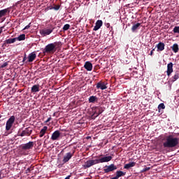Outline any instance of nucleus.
Instances as JSON below:
<instances>
[{
    "instance_id": "obj_1",
    "label": "nucleus",
    "mask_w": 179,
    "mask_h": 179,
    "mask_svg": "<svg viewBox=\"0 0 179 179\" xmlns=\"http://www.w3.org/2000/svg\"><path fill=\"white\" fill-rule=\"evenodd\" d=\"M113 160V157H103L96 159H90L85 162L83 165L84 169H89L92 167V166H94V164H99V163H108V162H111Z\"/></svg>"
},
{
    "instance_id": "obj_2",
    "label": "nucleus",
    "mask_w": 179,
    "mask_h": 179,
    "mask_svg": "<svg viewBox=\"0 0 179 179\" xmlns=\"http://www.w3.org/2000/svg\"><path fill=\"white\" fill-rule=\"evenodd\" d=\"M179 143V138L174 137L173 135H169L166 137V141L163 143V146L165 148L170 149L171 148H176Z\"/></svg>"
},
{
    "instance_id": "obj_3",
    "label": "nucleus",
    "mask_w": 179,
    "mask_h": 179,
    "mask_svg": "<svg viewBox=\"0 0 179 179\" xmlns=\"http://www.w3.org/2000/svg\"><path fill=\"white\" fill-rule=\"evenodd\" d=\"M15 115H12L6 123V131H10V128L13 127V124L15 123Z\"/></svg>"
},
{
    "instance_id": "obj_4",
    "label": "nucleus",
    "mask_w": 179,
    "mask_h": 179,
    "mask_svg": "<svg viewBox=\"0 0 179 179\" xmlns=\"http://www.w3.org/2000/svg\"><path fill=\"white\" fill-rule=\"evenodd\" d=\"M18 134V136H30V135L33 134V129H31V127H29L22 130L21 133L19 131Z\"/></svg>"
},
{
    "instance_id": "obj_5",
    "label": "nucleus",
    "mask_w": 179,
    "mask_h": 179,
    "mask_svg": "<svg viewBox=\"0 0 179 179\" xmlns=\"http://www.w3.org/2000/svg\"><path fill=\"white\" fill-rule=\"evenodd\" d=\"M73 155H75V150H73L72 151L66 153V155L63 157V163H68V162H69L72 159V157H73Z\"/></svg>"
},
{
    "instance_id": "obj_6",
    "label": "nucleus",
    "mask_w": 179,
    "mask_h": 179,
    "mask_svg": "<svg viewBox=\"0 0 179 179\" xmlns=\"http://www.w3.org/2000/svg\"><path fill=\"white\" fill-rule=\"evenodd\" d=\"M34 147V143L33 141H29V143H27L25 144H22L20 145V149L22 150H30V149H33Z\"/></svg>"
},
{
    "instance_id": "obj_7",
    "label": "nucleus",
    "mask_w": 179,
    "mask_h": 179,
    "mask_svg": "<svg viewBox=\"0 0 179 179\" xmlns=\"http://www.w3.org/2000/svg\"><path fill=\"white\" fill-rule=\"evenodd\" d=\"M55 51V46L53 45V43H49L48 44L44 49L43 54H50V52H54Z\"/></svg>"
},
{
    "instance_id": "obj_8",
    "label": "nucleus",
    "mask_w": 179,
    "mask_h": 179,
    "mask_svg": "<svg viewBox=\"0 0 179 179\" xmlns=\"http://www.w3.org/2000/svg\"><path fill=\"white\" fill-rule=\"evenodd\" d=\"M117 170V166H115L114 164H111L110 165H106L103 169V171L105 173H108L111 171H114Z\"/></svg>"
},
{
    "instance_id": "obj_9",
    "label": "nucleus",
    "mask_w": 179,
    "mask_h": 179,
    "mask_svg": "<svg viewBox=\"0 0 179 179\" xmlns=\"http://www.w3.org/2000/svg\"><path fill=\"white\" fill-rule=\"evenodd\" d=\"M54 29L55 28L41 29L39 33L43 37H45V36H50V34L54 31Z\"/></svg>"
},
{
    "instance_id": "obj_10",
    "label": "nucleus",
    "mask_w": 179,
    "mask_h": 179,
    "mask_svg": "<svg viewBox=\"0 0 179 179\" xmlns=\"http://www.w3.org/2000/svg\"><path fill=\"white\" fill-rule=\"evenodd\" d=\"M173 62H170L167 64L166 75L169 78L171 76V73L173 72Z\"/></svg>"
},
{
    "instance_id": "obj_11",
    "label": "nucleus",
    "mask_w": 179,
    "mask_h": 179,
    "mask_svg": "<svg viewBox=\"0 0 179 179\" xmlns=\"http://www.w3.org/2000/svg\"><path fill=\"white\" fill-rule=\"evenodd\" d=\"M179 79V71L175 72L173 76L171 77L169 80V83H174V82H176V80H178Z\"/></svg>"
},
{
    "instance_id": "obj_12",
    "label": "nucleus",
    "mask_w": 179,
    "mask_h": 179,
    "mask_svg": "<svg viewBox=\"0 0 179 179\" xmlns=\"http://www.w3.org/2000/svg\"><path fill=\"white\" fill-rule=\"evenodd\" d=\"M61 136V132L59 130H56L51 136L52 141H59V137Z\"/></svg>"
},
{
    "instance_id": "obj_13",
    "label": "nucleus",
    "mask_w": 179,
    "mask_h": 179,
    "mask_svg": "<svg viewBox=\"0 0 179 179\" xmlns=\"http://www.w3.org/2000/svg\"><path fill=\"white\" fill-rule=\"evenodd\" d=\"M96 89L104 90L107 89V83L101 81L96 84Z\"/></svg>"
},
{
    "instance_id": "obj_14",
    "label": "nucleus",
    "mask_w": 179,
    "mask_h": 179,
    "mask_svg": "<svg viewBox=\"0 0 179 179\" xmlns=\"http://www.w3.org/2000/svg\"><path fill=\"white\" fill-rule=\"evenodd\" d=\"M101 26H103V21L101 20H97L93 29L94 31H97V30H99L101 27Z\"/></svg>"
},
{
    "instance_id": "obj_15",
    "label": "nucleus",
    "mask_w": 179,
    "mask_h": 179,
    "mask_svg": "<svg viewBox=\"0 0 179 179\" xmlns=\"http://www.w3.org/2000/svg\"><path fill=\"white\" fill-rule=\"evenodd\" d=\"M125 174H127V173L123 172L122 171H117L115 173V176L110 178V179H118V178H120V177H124V176H125Z\"/></svg>"
},
{
    "instance_id": "obj_16",
    "label": "nucleus",
    "mask_w": 179,
    "mask_h": 179,
    "mask_svg": "<svg viewBox=\"0 0 179 179\" xmlns=\"http://www.w3.org/2000/svg\"><path fill=\"white\" fill-rule=\"evenodd\" d=\"M85 69L87 71H92L93 69V64L90 62H86L84 65Z\"/></svg>"
},
{
    "instance_id": "obj_17",
    "label": "nucleus",
    "mask_w": 179,
    "mask_h": 179,
    "mask_svg": "<svg viewBox=\"0 0 179 179\" xmlns=\"http://www.w3.org/2000/svg\"><path fill=\"white\" fill-rule=\"evenodd\" d=\"M36 57L37 55H36V52H31L28 56V62H33V61L36 59Z\"/></svg>"
},
{
    "instance_id": "obj_18",
    "label": "nucleus",
    "mask_w": 179,
    "mask_h": 179,
    "mask_svg": "<svg viewBox=\"0 0 179 179\" xmlns=\"http://www.w3.org/2000/svg\"><path fill=\"white\" fill-rule=\"evenodd\" d=\"M157 50V51L159 52V51H164V47H166V45H164V43L163 42H159L157 45H156Z\"/></svg>"
},
{
    "instance_id": "obj_19",
    "label": "nucleus",
    "mask_w": 179,
    "mask_h": 179,
    "mask_svg": "<svg viewBox=\"0 0 179 179\" xmlns=\"http://www.w3.org/2000/svg\"><path fill=\"white\" fill-rule=\"evenodd\" d=\"M140 27H141V23L137 22L136 24H134V25L131 27V31L133 33H135L136 30H139Z\"/></svg>"
},
{
    "instance_id": "obj_20",
    "label": "nucleus",
    "mask_w": 179,
    "mask_h": 179,
    "mask_svg": "<svg viewBox=\"0 0 179 179\" xmlns=\"http://www.w3.org/2000/svg\"><path fill=\"white\" fill-rule=\"evenodd\" d=\"M15 41L16 38L6 39V41H4L3 45H6V44H13V43H15Z\"/></svg>"
},
{
    "instance_id": "obj_21",
    "label": "nucleus",
    "mask_w": 179,
    "mask_h": 179,
    "mask_svg": "<svg viewBox=\"0 0 179 179\" xmlns=\"http://www.w3.org/2000/svg\"><path fill=\"white\" fill-rule=\"evenodd\" d=\"M135 166H136V162H130L129 164H126L124 166V169H126L127 170H129V169H131V167H135Z\"/></svg>"
},
{
    "instance_id": "obj_22",
    "label": "nucleus",
    "mask_w": 179,
    "mask_h": 179,
    "mask_svg": "<svg viewBox=\"0 0 179 179\" xmlns=\"http://www.w3.org/2000/svg\"><path fill=\"white\" fill-rule=\"evenodd\" d=\"M47 129H48V127H47V126L43 127V128L41 130L39 133L40 138H43V136L45 135V132H47Z\"/></svg>"
},
{
    "instance_id": "obj_23",
    "label": "nucleus",
    "mask_w": 179,
    "mask_h": 179,
    "mask_svg": "<svg viewBox=\"0 0 179 179\" xmlns=\"http://www.w3.org/2000/svg\"><path fill=\"white\" fill-rule=\"evenodd\" d=\"M15 39L16 41H23V40H26V35L24 34H22L18 37H16Z\"/></svg>"
},
{
    "instance_id": "obj_24",
    "label": "nucleus",
    "mask_w": 179,
    "mask_h": 179,
    "mask_svg": "<svg viewBox=\"0 0 179 179\" xmlns=\"http://www.w3.org/2000/svg\"><path fill=\"white\" fill-rule=\"evenodd\" d=\"M172 51H173V52H175L176 54H177V52L179 51V48H178V44L177 43H174L172 46Z\"/></svg>"
},
{
    "instance_id": "obj_25",
    "label": "nucleus",
    "mask_w": 179,
    "mask_h": 179,
    "mask_svg": "<svg viewBox=\"0 0 179 179\" xmlns=\"http://www.w3.org/2000/svg\"><path fill=\"white\" fill-rule=\"evenodd\" d=\"M101 110H100V109L97 108L96 110V111L94 112V113L92 115V117H94V118H96L97 117H99L100 115V114H101Z\"/></svg>"
},
{
    "instance_id": "obj_26",
    "label": "nucleus",
    "mask_w": 179,
    "mask_h": 179,
    "mask_svg": "<svg viewBox=\"0 0 179 179\" xmlns=\"http://www.w3.org/2000/svg\"><path fill=\"white\" fill-rule=\"evenodd\" d=\"M8 13V9H3L0 10V19L1 17H3V16H5Z\"/></svg>"
},
{
    "instance_id": "obj_27",
    "label": "nucleus",
    "mask_w": 179,
    "mask_h": 179,
    "mask_svg": "<svg viewBox=\"0 0 179 179\" xmlns=\"http://www.w3.org/2000/svg\"><path fill=\"white\" fill-rule=\"evenodd\" d=\"M95 101H97V98L94 96H91L89 98V103H94Z\"/></svg>"
},
{
    "instance_id": "obj_28",
    "label": "nucleus",
    "mask_w": 179,
    "mask_h": 179,
    "mask_svg": "<svg viewBox=\"0 0 179 179\" xmlns=\"http://www.w3.org/2000/svg\"><path fill=\"white\" fill-rule=\"evenodd\" d=\"M164 108H166V106L164 105V103H162L158 106V110L160 112V110H164Z\"/></svg>"
},
{
    "instance_id": "obj_29",
    "label": "nucleus",
    "mask_w": 179,
    "mask_h": 179,
    "mask_svg": "<svg viewBox=\"0 0 179 179\" xmlns=\"http://www.w3.org/2000/svg\"><path fill=\"white\" fill-rule=\"evenodd\" d=\"M69 27H71V25H69V24H64V26L63 27L64 31H66V30H69Z\"/></svg>"
},
{
    "instance_id": "obj_30",
    "label": "nucleus",
    "mask_w": 179,
    "mask_h": 179,
    "mask_svg": "<svg viewBox=\"0 0 179 179\" xmlns=\"http://www.w3.org/2000/svg\"><path fill=\"white\" fill-rule=\"evenodd\" d=\"M39 89H40V85H33L31 87V90H39Z\"/></svg>"
},
{
    "instance_id": "obj_31",
    "label": "nucleus",
    "mask_w": 179,
    "mask_h": 179,
    "mask_svg": "<svg viewBox=\"0 0 179 179\" xmlns=\"http://www.w3.org/2000/svg\"><path fill=\"white\" fill-rule=\"evenodd\" d=\"M55 46V50H57V47H60L61 42H55L52 43Z\"/></svg>"
},
{
    "instance_id": "obj_32",
    "label": "nucleus",
    "mask_w": 179,
    "mask_h": 179,
    "mask_svg": "<svg viewBox=\"0 0 179 179\" xmlns=\"http://www.w3.org/2000/svg\"><path fill=\"white\" fill-rule=\"evenodd\" d=\"M173 33H178L179 34V27H175L173 29Z\"/></svg>"
},
{
    "instance_id": "obj_33",
    "label": "nucleus",
    "mask_w": 179,
    "mask_h": 179,
    "mask_svg": "<svg viewBox=\"0 0 179 179\" xmlns=\"http://www.w3.org/2000/svg\"><path fill=\"white\" fill-rule=\"evenodd\" d=\"M149 170H150V167H145L143 169V170L141 171V173H146V171H149Z\"/></svg>"
},
{
    "instance_id": "obj_34",
    "label": "nucleus",
    "mask_w": 179,
    "mask_h": 179,
    "mask_svg": "<svg viewBox=\"0 0 179 179\" xmlns=\"http://www.w3.org/2000/svg\"><path fill=\"white\" fill-rule=\"evenodd\" d=\"M59 5H56L53 7V9H55V10H59Z\"/></svg>"
},
{
    "instance_id": "obj_35",
    "label": "nucleus",
    "mask_w": 179,
    "mask_h": 179,
    "mask_svg": "<svg viewBox=\"0 0 179 179\" xmlns=\"http://www.w3.org/2000/svg\"><path fill=\"white\" fill-rule=\"evenodd\" d=\"M6 66H8V62H4V63L1 66V68H6Z\"/></svg>"
},
{
    "instance_id": "obj_36",
    "label": "nucleus",
    "mask_w": 179,
    "mask_h": 179,
    "mask_svg": "<svg viewBox=\"0 0 179 179\" xmlns=\"http://www.w3.org/2000/svg\"><path fill=\"white\" fill-rule=\"evenodd\" d=\"M30 24H31V23H29L28 25H27V26L24 28V30H28V29H30Z\"/></svg>"
},
{
    "instance_id": "obj_37",
    "label": "nucleus",
    "mask_w": 179,
    "mask_h": 179,
    "mask_svg": "<svg viewBox=\"0 0 179 179\" xmlns=\"http://www.w3.org/2000/svg\"><path fill=\"white\" fill-rule=\"evenodd\" d=\"M31 170H33V168H32V167H29V168H28V169L26 170V172H27V173H30V171H31Z\"/></svg>"
},
{
    "instance_id": "obj_38",
    "label": "nucleus",
    "mask_w": 179,
    "mask_h": 179,
    "mask_svg": "<svg viewBox=\"0 0 179 179\" xmlns=\"http://www.w3.org/2000/svg\"><path fill=\"white\" fill-rule=\"evenodd\" d=\"M52 120V118L51 117H48V120L46 121H45V124H47L48 122H50V121Z\"/></svg>"
},
{
    "instance_id": "obj_39",
    "label": "nucleus",
    "mask_w": 179,
    "mask_h": 179,
    "mask_svg": "<svg viewBox=\"0 0 179 179\" xmlns=\"http://www.w3.org/2000/svg\"><path fill=\"white\" fill-rule=\"evenodd\" d=\"M26 59H27V57H26V54H24V56L23 59H22V62H25Z\"/></svg>"
},
{
    "instance_id": "obj_40",
    "label": "nucleus",
    "mask_w": 179,
    "mask_h": 179,
    "mask_svg": "<svg viewBox=\"0 0 179 179\" xmlns=\"http://www.w3.org/2000/svg\"><path fill=\"white\" fill-rule=\"evenodd\" d=\"M3 30V27H0V34L2 33Z\"/></svg>"
},
{
    "instance_id": "obj_41",
    "label": "nucleus",
    "mask_w": 179,
    "mask_h": 179,
    "mask_svg": "<svg viewBox=\"0 0 179 179\" xmlns=\"http://www.w3.org/2000/svg\"><path fill=\"white\" fill-rule=\"evenodd\" d=\"M153 51H155V49H152L150 53V55H153Z\"/></svg>"
},
{
    "instance_id": "obj_42",
    "label": "nucleus",
    "mask_w": 179,
    "mask_h": 179,
    "mask_svg": "<svg viewBox=\"0 0 179 179\" xmlns=\"http://www.w3.org/2000/svg\"><path fill=\"white\" fill-rule=\"evenodd\" d=\"M105 26H106L107 27H110V23L105 24Z\"/></svg>"
},
{
    "instance_id": "obj_43",
    "label": "nucleus",
    "mask_w": 179,
    "mask_h": 179,
    "mask_svg": "<svg viewBox=\"0 0 179 179\" xmlns=\"http://www.w3.org/2000/svg\"><path fill=\"white\" fill-rule=\"evenodd\" d=\"M13 93H15V91H13V90L10 91V94H13Z\"/></svg>"
},
{
    "instance_id": "obj_44",
    "label": "nucleus",
    "mask_w": 179,
    "mask_h": 179,
    "mask_svg": "<svg viewBox=\"0 0 179 179\" xmlns=\"http://www.w3.org/2000/svg\"><path fill=\"white\" fill-rule=\"evenodd\" d=\"M32 92H38V90H33Z\"/></svg>"
},
{
    "instance_id": "obj_45",
    "label": "nucleus",
    "mask_w": 179,
    "mask_h": 179,
    "mask_svg": "<svg viewBox=\"0 0 179 179\" xmlns=\"http://www.w3.org/2000/svg\"><path fill=\"white\" fill-rule=\"evenodd\" d=\"M0 118H2V115H0Z\"/></svg>"
},
{
    "instance_id": "obj_46",
    "label": "nucleus",
    "mask_w": 179,
    "mask_h": 179,
    "mask_svg": "<svg viewBox=\"0 0 179 179\" xmlns=\"http://www.w3.org/2000/svg\"><path fill=\"white\" fill-rule=\"evenodd\" d=\"M0 54H1V51H0Z\"/></svg>"
}]
</instances>
